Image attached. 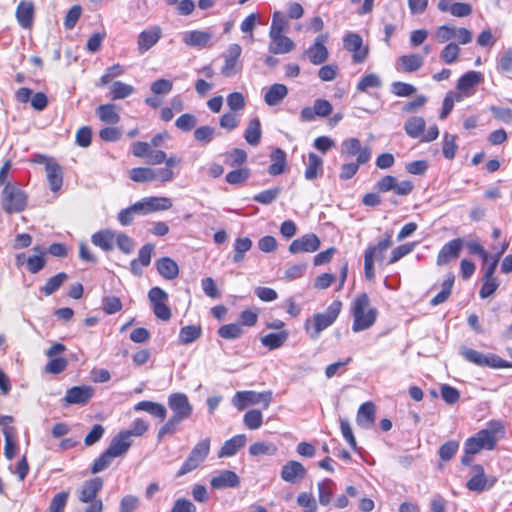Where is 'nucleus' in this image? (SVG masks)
I'll return each instance as SVG.
<instances>
[{"mask_svg": "<svg viewBox=\"0 0 512 512\" xmlns=\"http://www.w3.org/2000/svg\"><path fill=\"white\" fill-rule=\"evenodd\" d=\"M167 405L172 411V416L159 429L157 439L161 441L167 435H173L178 426L188 420L193 414V406L188 396L182 392H175L168 396Z\"/></svg>", "mask_w": 512, "mask_h": 512, "instance_id": "f257e3e1", "label": "nucleus"}, {"mask_svg": "<svg viewBox=\"0 0 512 512\" xmlns=\"http://www.w3.org/2000/svg\"><path fill=\"white\" fill-rule=\"evenodd\" d=\"M351 313L353 316L352 331L357 333L371 328L377 319L378 311L370 305V298L366 293H361L352 302Z\"/></svg>", "mask_w": 512, "mask_h": 512, "instance_id": "f03ea898", "label": "nucleus"}, {"mask_svg": "<svg viewBox=\"0 0 512 512\" xmlns=\"http://www.w3.org/2000/svg\"><path fill=\"white\" fill-rule=\"evenodd\" d=\"M342 308L339 300L333 301L325 312L316 313L312 319H307L304 328L312 340L318 339L321 332L330 327L337 319Z\"/></svg>", "mask_w": 512, "mask_h": 512, "instance_id": "7ed1b4c3", "label": "nucleus"}, {"mask_svg": "<svg viewBox=\"0 0 512 512\" xmlns=\"http://www.w3.org/2000/svg\"><path fill=\"white\" fill-rule=\"evenodd\" d=\"M1 205L6 213L22 212L27 206V195L17 184L8 182L1 192Z\"/></svg>", "mask_w": 512, "mask_h": 512, "instance_id": "20e7f679", "label": "nucleus"}, {"mask_svg": "<svg viewBox=\"0 0 512 512\" xmlns=\"http://www.w3.org/2000/svg\"><path fill=\"white\" fill-rule=\"evenodd\" d=\"M210 445L211 439L209 437H206L198 441L190 451L188 457L182 463L181 467L177 471L176 476L182 477L187 473L197 469L209 455Z\"/></svg>", "mask_w": 512, "mask_h": 512, "instance_id": "39448f33", "label": "nucleus"}, {"mask_svg": "<svg viewBox=\"0 0 512 512\" xmlns=\"http://www.w3.org/2000/svg\"><path fill=\"white\" fill-rule=\"evenodd\" d=\"M392 235L389 233L386 238L379 241L377 245L369 246L364 254V273L367 280H373L375 277L374 258L378 261L383 260L385 251L392 245Z\"/></svg>", "mask_w": 512, "mask_h": 512, "instance_id": "423d86ee", "label": "nucleus"}, {"mask_svg": "<svg viewBox=\"0 0 512 512\" xmlns=\"http://www.w3.org/2000/svg\"><path fill=\"white\" fill-rule=\"evenodd\" d=\"M496 441L493 431L482 429L465 441L464 452L467 454H478L483 449L492 450L496 445Z\"/></svg>", "mask_w": 512, "mask_h": 512, "instance_id": "0eeeda50", "label": "nucleus"}, {"mask_svg": "<svg viewBox=\"0 0 512 512\" xmlns=\"http://www.w3.org/2000/svg\"><path fill=\"white\" fill-rule=\"evenodd\" d=\"M272 401V392L239 391L232 398V404L238 409L243 410L249 404H263L267 409Z\"/></svg>", "mask_w": 512, "mask_h": 512, "instance_id": "6e6552de", "label": "nucleus"}, {"mask_svg": "<svg viewBox=\"0 0 512 512\" xmlns=\"http://www.w3.org/2000/svg\"><path fill=\"white\" fill-rule=\"evenodd\" d=\"M343 47L352 53V60L356 64L365 62L369 56V47L363 44V39L358 33H346L343 37Z\"/></svg>", "mask_w": 512, "mask_h": 512, "instance_id": "1a4fd4ad", "label": "nucleus"}, {"mask_svg": "<svg viewBox=\"0 0 512 512\" xmlns=\"http://www.w3.org/2000/svg\"><path fill=\"white\" fill-rule=\"evenodd\" d=\"M341 155L345 159L357 156L358 164H366L370 161L372 150L369 146H362L358 138H348L342 142Z\"/></svg>", "mask_w": 512, "mask_h": 512, "instance_id": "9d476101", "label": "nucleus"}, {"mask_svg": "<svg viewBox=\"0 0 512 512\" xmlns=\"http://www.w3.org/2000/svg\"><path fill=\"white\" fill-rule=\"evenodd\" d=\"M472 477L467 481L466 487L472 492L481 493L489 490L497 482L495 476H487L484 468L480 464H474L471 466Z\"/></svg>", "mask_w": 512, "mask_h": 512, "instance_id": "9b49d317", "label": "nucleus"}, {"mask_svg": "<svg viewBox=\"0 0 512 512\" xmlns=\"http://www.w3.org/2000/svg\"><path fill=\"white\" fill-rule=\"evenodd\" d=\"M242 48L239 44H230L223 53L224 64L221 67V74L225 77H232L242 70L240 56Z\"/></svg>", "mask_w": 512, "mask_h": 512, "instance_id": "f8f14e48", "label": "nucleus"}, {"mask_svg": "<svg viewBox=\"0 0 512 512\" xmlns=\"http://www.w3.org/2000/svg\"><path fill=\"white\" fill-rule=\"evenodd\" d=\"M327 40V34L318 35L313 45L303 52L302 58H307L313 65L323 64L329 57L328 49L325 46Z\"/></svg>", "mask_w": 512, "mask_h": 512, "instance_id": "ddd939ff", "label": "nucleus"}, {"mask_svg": "<svg viewBox=\"0 0 512 512\" xmlns=\"http://www.w3.org/2000/svg\"><path fill=\"white\" fill-rule=\"evenodd\" d=\"M93 394L94 389L91 386H74L66 391L63 401L65 405H84L92 398Z\"/></svg>", "mask_w": 512, "mask_h": 512, "instance_id": "4468645a", "label": "nucleus"}, {"mask_svg": "<svg viewBox=\"0 0 512 512\" xmlns=\"http://www.w3.org/2000/svg\"><path fill=\"white\" fill-rule=\"evenodd\" d=\"M162 37V29L160 26L155 25L143 30L137 39L138 51L140 54L147 52L154 45L158 43V41Z\"/></svg>", "mask_w": 512, "mask_h": 512, "instance_id": "2eb2a0df", "label": "nucleus"}, {"mask_svg": "<svg viewBox=\"0 0 512 512\" xmlns=\"http://www.w3.org/2000/svg\"><path fill=\"white\" fill-rule=\"evenodd\" d=\"M320 239L313 233L305 234L295 239L289 245V251L292 254L315 252L320 248Z\"/></svg>", "mask_w": 512, "mask_h": 512, "instance_id": "dca6fc26", "label": "nucleus"}, {"mask_svg": "<svg viewBox=\"0 0 512 512\" xmlns=\"http://www.w3.org/2000/svg\"><path fill=\"white\" fill-rule=\"evenodd\" d=\"M240 477L232 470H222L210 480V486L215 490L237 488Z\"/></svg>", "mask_w": 512, "mask_h": 512, "instance_id": "f3484780", "label": "nucleus"}, {"mask_svg": "<svg viewBox=\"0 0 512 512\" xmlns=\"http://www.w3.org/2000/svg\"><path fill=\"white\" fill-rule=\"evenodd\" d=\"M154 248L152 243L143 245L138 251V257L130 262V270L135 276H140L142 269L150 265Z\"/></svg>", "mask_w": 512, "mask_h": 512, "instance_id": "a211bd4d", "label": "nucleus"}, {"mask_svg": "<svg viewBox=\"0 0 512 512\" xmlns=\"http://www.w3.org/2000/svg\"><path fill=\"white\" fill-rule=\"evenodd\" d=\"M463 245L464 240L461 238H455L443 245L437 256V264L440 266L445 265L452 259L457 258L462 250Z\"/></svg>", "mask_w": 512, "mask_h": 512, "instance_id": "6ab92c4d", "label": "nucleus"}, {"mask_svg": "<svg viewBox=\"0 0 512 512\" xmlns=\"http://www.w3.org/2000/svg\"><path fill=\"white\" fill-rule=\"evenodd\" d=\"M307 470L298 461L290 460L281 469V478L285 482L295 483L306 477Z\"/></svg>", "mask_w": 512, "mask_h": 512, "instance_id": "aec40b11", "label": "nucleus"}, {"mask_svg": "<svg viewBox=\"0 0 512 512\" xmlns=\"http://www.w3.org/2000/svg\"><path fill=\"white\" fill-rule=\"evenodd\" d=\"M142 208V215L152 212L165 211L172 207V200L168 197H146L138 201Z\"/></svg>", "mask_w": 512, "mask_h": 512, "instance_id": "412c9836", "label": "nucleus"}, {"mask_svg": "<svg viewBox=\"0 0 512 512\" xmlns=\"http://www.w3.org/2000/svg\"><path fill=\"white\" fill-rule=\"evenodd\" d=\"M103 488V480L100 477H95L85 481L79 491V501L82 503H88L96 500L98 493Z\"/></svg>", "mask_w": 512, "mask_h": 512, "instance_id": "4be33fe9", "label": "nucleus"}, {"mask_svg": "<svg viewBox=\"0 0 512 512\" xmlns=\"http://www.w3.org/2000/svg\"><path fill=\"white\" fill-rule=\"evenodd\" d=\"M270 43H269V52L272 54H287L295 49L294 41L283 35H269Z\"/></svg>", "mask_w": 512, "mask_h": 512, "instance_id": "5701e85b", "label": "nucleus"}, {"mask_svg": "<svg viewBox=\"0 0 512 512\" xmlns=\"http://www.w3.org/2000/svg\"><path fill=\"white\" fill-rule=\"evenodd\" d=\"M45 171L50 190L52 192L59 191L63 184V171L61 166L49 160L45 164Z\"/></svg>", "mask_w": 512, "mask_h": 512, "instance_id": "b1692460", "label": "nucleus"}, {"mask_svg": "<svg viewBox=\"0 0 512 512\" xmlns=\"http://www.w3.org/2000/svg\"><path fill=\"white\" fill-rule=\"evenodd\" d=\"M116 231L112 229H103L92 234L91 242L105 252L112 251L114 248Z\"/></svg>", "mask_w": 512, "mask_h": 512, "instance_id": "393cba45", "label": "nucleus"}, {"mask_svg": "<svg viewBox=\"0 0 512 512\" xmlns=\"http://www.w3.org/2000/svg\"><path fill=\"white\" fill-rule=\"evenodd\" d=\"M376 408L374 403L365 402L363 403L357 412L356 422L357 425L363 429H369L374 425L375 422Z\"/></svg>", "mask_w": 512, "mask_h": 512, "instance_id": "a878e982", "label": "nucleus"}, {"mask_svg": "<svg viewBox=\"0 0 512 512\" xmlns=\"http://www.w3.org/2000/svg\"><path fill=\"white\" fill-rule=\"evenodd\" d=\"M131 444L132 441L129 438V434L121 431L112 438L107 450L112 454V456L119 457L129 450Z\"/></svg>", "mask_w": 512, "mask_h": 512, "instance_id": "bb28decb", "label": "nucleus"}, {"mask_svg": "<svg viewBox=\"0 0 512 512\" xmlns=\"http://www.w3.org/2000/svg\"><path fill=\"white\" fill-rule=\"evenodd\" d=\"M15 16L22 28H30L34 17L33 3L30 1H21L16 8Z\"/></svg>", "mask_w": 512, "mask_h": 512, "instance_id": "cd10ccee", "label": "nucleus"}, {"mask_svg": "<svg viewBox=\"0 0 512 512\" xmlns=\"http://www.w3.org/2000/svg\"><path fill=\"white\" fill-rule=\"evenodd\" d=\"M246 436L244 434H238L225 441L220 450L218 451V458H226L234 456L238 450L245 446Z\"/></svg>", "mask_w": 512, "mask_h": 512, "instance_id": "c85d7f7f", "label": "nucleus"}, {"mask_svg": "<svg viewBox=\"0 0 512 512\" xmlns=\"http://www.w3.org/2000/svg\"><path fill=\"white\" fill-rule=\"evenodd\" d=\"M158 273L166 280H173L179 275L178 264L169 257H162L155 263Z\"/></svg>", "mask_w": 512, "mask_h": 512, "instance_id": "c756f323", "label": "nucleus"}, {"mask_svg": "<svg viewBox=\"0 0 512 512\" xmlns=\"http://www.w3.org/2000/svg\"><path fill=\"white\" fill-rule=\"evenodd\" d=\"M288 95V88L284 84H272L264 95V101L268 106L279 105Z\"/></svg>", "mask_w": 512, "mask_h": 512, "instance_id": "7c9ffc66", "label": "nucleus"}, {"mask_svg": "<svg viewBox=\"0 0 512 512\" xmlns=\"http://www.w3.org/2000/svg\"><path fill=\"white\" fill-rule=\"evenodd\" d=\"M424 64V58L420 54L402 55L397 59V65L405 73H412L420 69Z\"/></svg>", "mask_w": 512, "mask_h": 512, "instance_id": "2f4dec72", "label": "nucleus"}, {"mask_svg": "<svg viewBox=\"0 0 512 512\" xmlns=\"http://www.w3.org/2000/svg\"><path fill=\"white\" fill-rule=\"evenodd\" d=\"M323 174V159L315 153L308 154L304 176L307 180H315Z\"/></svg>", "mask_w": 512, "mask_h": 512, "instance_id": "473e14b6", "label": "nucleus"}, {"mask_svg": "<svg viewBox=\"0 0 512 512\" xmlns=\"http://www.w3.org/2000/svg\"><path fill=\"white\" fill-rule=\"evenodd\" d=\"M211 38L212 34L210 32L193 30L184 34L183 42L191 47H205Z\"/></svg>", "mask_w": 512, "mask_h": 512, "instance_id": "72a5a7b5", "label": "nucleus"}, {"mask_svg": "<svg viewBox=\"0 0 512 512\" xmlns=\"http://www.w3.org/2000/svg\"><path fill=\"white\" fill-rule=\"evenodd\" d=\"M426 127L424 118L419 116H413L407 119L404 123L405 133L414 139L422 137Z\"/></svg>", "mask_w": 512, "mask_h": 512, "instance_id": "f704fd0d", "label": "nucleus"}, {"mask_svg": "<svg viewBox=\"0 0 512 512\" xmlns=\"http://www.w3.org/2000/svg\"><path fill=\"white\" fill-rule=\"evenodd\" d=\"M136 411H145L161 420L167 416L166 407L163 404L152 401H140L135 406Z\"/></svg>", "mask_w": 512, "mask_h": 512, "instance_id": "c9c22d12", "label": "nucleus"}, {"mask_svg": "<svg viewBox=\"0 0 512 512\" xmlns=\"http://www.w3.org/2000/svg\"><path fill=\"white\" fill-rule=\"evenodd\" d=\"M272 164L268 168V173L272 176L280 175L286 168V153L281 148H276L270 155Z\"/></svg>", "mask_w": 512, "mask_h": 512, "instance_id": "e433bc0d", "label": "nucleus"}, {"mask_svg": "<svg viewBox=\"0 0 512 512\" xmlns=\"http://www.w3.org/2000/svg\"><path fill=\"white\" fill-rule=\"evenodd\" d=\"M261 136L262 130L260 120L258 118L251 119L244 132L245 140L248 144L257 146L260 143Z\"/></svg>", "mask_w": 512, "mask_h": 512, "instance_id": "4c0bfd02", "label": "nucleus"}, {"mask_svg": "<svg viewBox=\"0 0 512 512\" xmlns=\"http://www.w3.org/2000/svg\"><path fill=\"white\" fill-rule=\"evenodd\" d=\"M252 248V241L248 237H239L233 243V262L240 263L245 259V253Z\"/></svg>", "mask_w": 512, "mask_h": 512, "instance_id": "58836bf2", "label": "nucleus"}, {"mask_svg": "<svg viewBox=\"0 0 512 512\" xmlns=\"http://www.w3.org/2000/svg\"><path fill=\"white\" fill-rule=\"evenodd\" d=\"M382 87V80L376 73H369L364 75L357 83L356 89L358 92L366 93L369 89H378Z\"/></svg>", "mask_w": 512, "mask_h": 512, "instance_id": "ea45409f", "label": "nucleus"}, {"mask_svg": "<svg viewBox=\"0 0 512 512\" xmlns=\"http://www.w3.org/2000/svg\"><path fill=\"white\" fill-rule=\"evenodd\" d=\"M288 339L287 331H280L278 333H269L261 338V343L263 346L269 348L270 350H275L280 348Z\"/></svg>", "mask_w": 512, "mask_h": 512, "instance_id": "a19ab883", "label": "nucleus"}, {"mask_svg": "<svg viewBox=\"0 0 512 512\" xmlns=\"http://www.w3.org/2000/svg\"><path fill=\"white\" fill-rule=\"evenodd\" d=\"M202 335V329L199 325H187L180 329L179 342L181 344H190Z\"/></svg>", "mask_w": 512, "mask_h": 512, "instance_id": "79ce46f5", "label": "nucleus"}, {"mask_svg": "<svg viewBox=\"0 0 512 512\" xmlns=\"http://www.w3.org/2000/svg\"><path fill=\"white\" fill-rule=\"evenodd\" d=\"M133 93L134 87L121 81H115L110 86V97L113 100L127 98Z\"/></svg>", "mask_w": 512, "mask_h": 512, "instance_id": "37998d69", "label": "nucleus"}, {"mask_svg": "<svg viewBox=\"0 0 512 512\" xmlns=\"http://www.w3.org/2000/svg\"><path fill=\"white\" fill-rule=\"evenodd\" d=\"M135 215H142V208L139 202L122 209L118 213L117 219L122 226H128L133 222Z\"/></svg>", "mask_w": 512, "mask_h": 512, "instance_id": "c03bdc74", "label": "nucleus"}, {"mask_svg": "<svg viewBox=\"0 0 512 512\" xmlns=\"http://www.w3.org/2000/svg\"><path fill=\"white\" fill-rule=\"evenodd\" d=\"M96 113L100 120L105 123L116 124L120 120V116L115 111V106L113 104L100 105L96 109Z\"/></svg>", "mask_w": 512, "mask_h": 512, "instance_id": "a18cd8bd", "label": "nucleus"}, {"mask_svg": "<svg viewBox=\"0 0 512 512\" xmlns=\"http://www.w3.org/2000/svg\"><path fill=\"white\" fill-rule=\"evenodd\" d=\"M129 177L137 183L154 181V169L150 167H136L129 171Z\"/></svg>", "mask_w": 512, "mask_h": 512, "instance_id": "49530a36", "label": "nucleus"}, {"mask_svg": "<svg viewBox=\"0 0 512 512\" xmlns=\"http://www.w3.org/2000/svg\"><path fill=\"white\" fill-rule=\"evenodd\" d=\"M481 80V73L476 71H469L459 78L457 88L461 91H466L479 84Z\"/></svg>", "mask_w": 512, "mask_h": 512, "instance_id": "de8ad7c7", "label": "nucleus"}, {"mask_svg": "<svg viewBox=\"0 0 512 512\" xmlns=\"http://www.w3.org/2000/svg\"><path fill=\"white\" fill-rule=\"evenodd\" d=\"M68 276L64 272H60L49 278L45 285L41 288V292L46 296L52 295L67 280Z\"/></svg>", "mask_w": 512, "mask_h": 512, "instance_id": "09e8293b", "label": "nucleus"}, {"mask_svg": "<svg viewBox=\"0 0 512 512\" xmlns=\"http://www.w3.org/2000/svg\"><path fill=\"white\" fill-rule=\"evenodd\" d=\"M457 149L456 136L447 132L444 133L442 142L443 156L448 160H452L456 155Z\"/></svg>", "mask_w": 512, "mask_h": 512, "instance_id": "8fccbe9b", "label": "nucleus"}, {"mask_svg": "<svg viewBox=\"0 0 512 512\" xmlns=\"http://www.w3.org/2000/svg\"><path fill=\"white\" fill-rule=\"evenodd\" d=\"M333 486L334 483L330 479H325L324 481L318 483V497L319 503L321 505L326 506L331 502Z\"/></svg>", "mask_w": 512, "mask_h": 512, "instance_id": "3c124183", "label": "nucleus"}, {"mask_svg": "<svg viewBox=\"0 0 512 512\" xmlns=\"http://www.w3.org/2000/svg\"><path fill=\"white\" fill-rule=\"evenodd\" d=\"M243 329L240 324H225L218 329V335L227 340L238 339L242 336Z\"/></svg>", "mask_w": 512, "mask_h": 512, "instance_id": "603ef678", "label": "nucleus"}, {"mask_svg": "<svg viewBox=\"0 0 512 512\" xmlns=\"http://www.w3.org/2000/svg\"><path fill=\"white\" fill-rule=\"evenodd\" d=\"M115 243L118 249L126 255L131 254L136 245L133 238L123 232H116Z\"/></svg>", "mask_w": 512, "mask_h": 512, "instance_id": "864d4df0", "label": "nucleus"}, {"mask_svg": "<svg viewBox=\"0 0 512 512\" xmlns=\"http://www.w3.org/2000/svg\"><path fill=\"white\" fill-rule=\"evenodd\" d=\"M276 452V445L270 442H255L249 447V453L252 456L275 455Z\"/></svg>", "mask_w": 512, "mask_h": 512, "instance_id": "5fc2aeb1", "label": "nucleus"}, {"mask_svg": "<svg viewBox=\"0 0 512 512\" xmlns=\"http://www.w3.org/2000/svg\"><path fill=\"white\" fill-rule=\"evenodd\" d=\"M249 177L250 170L246 167H242L228 172L225 176V180L231 185H237L246 182Z\"/></svg>", "mask_w": 512, "mask_h": 512, "instance_id": "6e6d98bb", "label": "nucleus"}, {"mask_svg": "<svg viewBox=\"0 0 512 512\" xmlns=\"http://www.w3.org/2000/svg\"><path fill=\"white\" fill-rule=\"evenodd\" d=\"M14 433V427L3 428V434L5 438L4 455L8 460H11L16 454V444L13 441Z\"/></svg>", "mask_w": 512, "mask_h": 512, "instance_id": "4d7b16f0", "label": "nucleus"}, {"mask_svg": "<svg viewBox=\"0 0 512 512\" xmlns=\"http://www.w3.org/2000/svg\"><path fill=\"white\" fill-rule=\"evenodd\" d=\"M459 54V45L455 42H450L441 51L440 59L446 64H452L458 59Z\"/></svg>", "mask_w": 512, "mask_h": 512, "instance_id": "13d9d810", "label": "nucleus"}, {"mask_svg": "<svg viewBox=\"0 0 512 512\" xmlns=\"http://www.w3.org/2000/svg\"><path fill=\"white\" fill-rule=\"evenodd\" d=\"M243 422L248 429L256 430L261 427L263 416L261 411L253 409L245 413Z\"/></svg>", "mask_w": 512, "mask_h": 512, "instance_id": "bf43d9fd", "label": "nucleus"}, {"mask_svg": "<svg viewBox=\"0 0 512 512\" xmlns=\"http://www.w3.org/2000/svg\"><path fill=\"white\" fill-rule=\"evenodd\" d=\"M215 135V128L212 126H200L194 131V138L196 141L201 143L202 145L209 144Z\"/></svg>", "mask_w": 512, "mask_h": 512, "instance_id": "052dcab7", "label": "nucleus"}, {"mask_svg": "<svg viewBox=\"0 0 512 512\" xmlns=\"http://www.w3.org/2000/svg\"><path fill=\"white\" fill-rule=\"evenodd\" d=\"M280 193H281V188L274 187L271 189L261 191L260 193L254 195L253 200L258 203L268 205V204L273 203L278 198Z\"/></svg>", "mask_w": 512, "mask_h": 512, "instance_id": "680f3d73", "label": "nucleus"}, {"mask_svg": "<svg viewBox=\"0 0 512 512\" xmlns=\"http://www.w3.org/2000/svg\"><path fill=\"white\" fill-rule=\"evenodd\" d=\"M247 160V153L240 148H234L226 155V164L230 167H238Z\"/></svg>", "mask_w": 512, "mask_h": 512, "instance_id": "e2e57ef3", "label": "nucleus"}, {"mask_svg": "<svg viewBox=\"0 0 512 512\" xmlns=\"http://www.w3.org/2000/svg\"><path fill=\"white\" fill-rule=\"evenodd\" d=\"M115 458L111 453L106 449L98 458H96L92 464L91 472L93 474H97L106 468H108L112 462V459Z\"/></svg>", "mask_w": 512, "mask_h": 512, "instance_id": "0e129e2a", "label": "nucleus"}, {"mask_svg": "<svg viewBox=\"0 0 512 512\" xmlns=\"http://www.w3.org/2000/svg\"><path fill=\"white\" fill-rule=\"evenodd\" d=\"M416 87L412 84L395 81L391 84V92L398 97H409L416 92Z\"/></svg>", "mask_w": 512, "mask_h": 512, "instance_id": "69168bd1", "label": "nucleus"}, {"mask_svg": "<svg viewBox=\"0 0 512 512\" xmlns=\"http://www.w3.org/2000/svg\"><path fill=\"white\" fill-rule=\"evenodd\" d=\"M490 111L493 114L494 118L498 121L512 125V109L508 107L501 106H491Z\"/></svg>", "mask_w": 512, "mask_h": 512, "instance_id": "338daca9", "label": "nucleus"}, {"mask_svg": "<svg viewBox=\"0 0 512 512\" xmlns=\"http://www.w3.org/2000/svg\"><path fill=\"white\" fill-rule=\"evenodd\" d=\"M69 498V492L62 491L57 493L51 500L49 512H63Z\"/></svg>", "mask_w": 512, "mask_h": 512, "instance_id": "774afa93", "label": "nucleus"}]
</instances>
